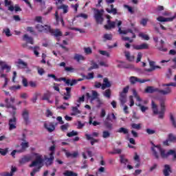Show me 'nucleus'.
<instances>
[{"label":"nucleus","instance_id":"nucleus-1","mask_svg":"<svg viewBox=\"0 0 176 176\" xmlns=\"http://www.w3.org/2000/svg\"><path fill=\"white\" fill-rule=\"evenodd\" d=\"M52 142L53 145L49 148V151L51 152L49 154L50 157H48L47 155H45L43 160L42 155L37 153H33L34 156H35V160L32 162V163L29 165V167L36 168H34L30 173V176H35V174H36V173H39L41 171V168H42V165L41 164H42L43 162H45V164L47 167H49V166H52V164L54 163V153H56V145H54V141H52Z\"/></svg>","mask_w":176,"mask_h":176},{"label":"nucleus","instance_id":"nucleus-29","mask_svg":"<svg viewBox=\"0 0 176 176\" xmlns=\"http://www.w3.org/2000/svg\"><path fill=\"white\" fill-rule=\"evenodd\" d=\"M21 149L19 151H21V153H23V152H25L26 148H28L30 146V144L28 142H22L21 144Z\"/></svg>","mask_w":176,"mask_h":176},{"label":"nucleus","instance_id":"nucleus-36","mask_svg":"<svg viewBox=\"0 0 176 176\" xmlns=\"http://www.w3.org/2000/svg\"><path fill=\"white\" fill-rule=\"evenodd\" d=\"M104 125L105 126L106 128L108 129V130H112V123L110 122L109 120H105L104 121Z\"/></svg>","mask_w":176,"mask_h":176},{"label":"nucleus","instance_id":"nucleus-14","mask_svg":"<svg viewBox=\"0 0 176 176\" xmlns=\"http://www.w3.org/2000/svg\"><path fill=\"white\" fill-rule=\"evenodd\" d=\"M175 18H176V15H174L173 16L170 18H164L160 16L157 18V21H160V23H166L167 21H173Z\"/></svg>","mask_w":176,"mask_h":176},{"label":"nucleus","instance_id":"nucleus-33","mask_svg":"<svg viewBox=\"0 0 176 176\" xmlns=\"http://www.w3.org/2000/svg\"><path fill=\"white\" fill-rule=\"evenodd\" d=\"M18 65H19V67L21 68H27L28 64H27V63L23 62L21 59H19L18 62H17Z\"/></svg>","mask_w":176,"mask_h":176},{"label":"nucleus","instance_id":"nucleus-55","mask_svg":"<svg viewBox=\"0 0 176 176\" xmlns=\"http://www.w3.org/2000/svg\"><path fill=\"white\" fill-rule=\"evenodd\" d=\"M9 89H10V90H12V91H16V90H20V89H21V86L13 85L12 87H10Z\"/></svg>","mask_w":176,"mask_h":176},{"label":"nucleus","instance_id":"nucleus-57","mask_svg":"<svg viewBox=\"0 0 176 176\" xmlns=\"http://www.w3.org/2000/svg\"><path fill=\"white\" fill-rule=\"evenodd\" d=\"M102 137L104 138H109L111 137V133L108 131H104L102 132Z\"/></svg>","mask_w":176,"mask_h":176},{"label":"nucleus","instance_id":"nucleus-22","mask_svg":"<svg viewBox=\"0 0 176 176\" xmlns=\"http://www.w3.org/2000/svg\"><path fill=\"white\" fill-rule=\"evenodd\" d=\"M74 60H76L77 63H79L80 61H85V60H86V58H85V56L81 54H74Z\"/></svg>","mask_w":176,"mask_h":176},{"label":"nucleus","instance_id":"nucleus-40","mask_svg":"<svg viewBox=\"0 0 176 176\" xmlns=\"http://www.w3.org/2000/svg\"><path fill=\"white\" fill-rule=\"evenodd\" d=\"M41 96V93L36 92L33 95V98L31 99V101L33 102V104H35L36 102V100H38V97Z\"/></svg>","mask_w":176,"mask_h":176},{"label":"nucleus","instance_id":"nucleus-41","mask_svg":"<svg viewBox=\"0 0 176 176\" xmlns=\"http://www.w3.org/2000/svg\"><path fill=\"white\" fill-rule=\"evenodd\" d=\"M139 36L140 38H141L142 39H144V41H149L150 39L149 36H148V34H145L142 32L139 33Z\"/></svg>","mask_w":176,"mask_h":176},{"label":"nucleus","instance_id":"nucleus-34","mask_svg":"<svg viewBox=\"0 0 176 176\" xmlns=\"http://www.w3.org/2000/svg\"><path fill=\"white\" fill-rule=\"evenodd\" d=\"M79 155V153H78V152H74L73 153H71L69 152H66L65 155L67 157H78V155Z\"/></svg>","mask_w":176,"mask_h":176},{"label":"nucleus","instance_id":"nucleus-7","mask_svg":"<svg viewBox=\"0 0 176 176\" xmlns=\"http://www.w3.org/2000/svg\"><path fill=\"white\" fill-rule=\"evenodd\" d=\"M17 118H12L8 120V126L10 131L17 129Z\"/></svg>","mask_w":176,"mask_h":176},{"label":"nucleus","instance_id":"nucleus-11","mask_svg":"<svg viewBox=\"0 0 176 176\" xmlns=\"http://www.w3.org/2000/svg\"><path fill=\"white\" fill-rule=\"evenodd\" d=\"M109 16H107V19H109V20H107V24L104 25V28L105 30H112V28H115L116 25V23L115 21H111V20H109Z\"/></svg>","mask_w":176,"mask_h":176},{"label":"nucleus","instance_id":"nucleus-30","mask_svg":"<svg viewBox=\"0 0 176 176\" xmlns=\"http://www.w3.org/2000/svg\"><path fill=\"white\" fill-rule=\"evenodd\" d=\"M112 95V91L111 89H107L103 92V96L106 97V98H111V96Z\"/></svg>","mask_w":176,"mask_h":176},{"label":"nucleus","instance_id":"nucleus-58","mask_svg":"<svg viewBox=\"0 0 176 176\" xmlns=\"http://www.w3.org/2000/svg\"><path fill=\"white\" fill-rule=\"evenodd\" d=\"M68 127H69V124L66 123V124L60 126V130H62L63 131H67V130H68Z\"/></svg>","mask_w":176,"mask_h":176},{"label":"nucleus","instance_id":"nucleus-12","mask_svg":"<svg viewBox=\"0 0 176 176\" xmlns=\"http://www.w3.org/2000/svg\"><path fill=\"white\" fill-rule=\"evenodd\" d=\"M50 30L49 32V34H51V35H53L54 36H56V38H58V36H63V32L60 31V29H52V27L50 26Z\"/></svg>","mask_w":176,"mask_h":176},{"label":"nucleus","instance_id":"nucleus-53","mask_svg":"<svg viewBox=\"0 0 176 176\" xmlns=\"http://www.w3.org/2000/svg\"><path fill=\"white\" fill-rule=\"evenodd\" d=\"M120 162L122 164H127L129 160L124 158L123 155H120Z\"/></svg>","mask_w":176,"mask_h":176},{"label":"nucleus","instance_id":"nucleus-56","mask_svg":"<svg viewBox=\"0 0 176 176\" xmlns=\"http://www.w3.org/2000/svg\"><path fill=\"white\" fill-rule=\"evenodd\" d=\"M168 141L170 142H174V141H176V136L173 133H170L168 135Z\"/></svg>","mask_w":176,"mask_h":176},{"label":"nucleus","instance_id":"nucleus-5","mask_svg":"<svg viewBox=\"0 0 176 176\" xmlns=\"http://www.w3.org/2000/svg\"><path fill=\"white\" fill-rule=\"evenodd\" d=\"M94 19L97 24H102L104 21V18L102 17L104 10H98V9L94 8Z\"/></svg>","mask_w":176,"mask_h":176},{"label":"nucleus","instance_id":"nucleus-64","mask_svg":"<svg viewBox=\"0 0 176 176\" xmlns=\"http://www.w3.org/2000/svg\"><path fill=\"white\" fill-rule=\"evenodd\" d=\"M71 98V92L65 93V96L63 97V100H69Z\"/></svg>","mask_w":176,"mask_h":176},{"label":"nucleus","instance_id":"nucleus-48","mask_svg":"<svg viewBox=\"0 0 176 176\" xmlns=\"http://www.w3.org/2000/svg\"><path fill=\"white\" fill-rule=\"evenodd\" d=\"M136 105H137V107H140V111H142V112H143V113L148 111V107H145V106L141 104V103H138V104L136 103Z\"/></svg>","mask_w":176,"mask_h":176},{"label":"nucleus","instance_id":"nucleus-35","mask_svg":"<svg viewBox=\"0 0 176 176\" xmlns=\"http://www.w3.org/2000/svg\"><path fill=\"white\" fill-rule=\"evenodd\" d=\"M64 176H78V173H74L72 170H66L64 173H63Z\"/></svg>","mask_w":176,"mask_h":176},{"label":"nucleus","instance_id":"nucleus-52","mask_svg":"<svg viewBox=\"0 0 176 176\" xmlns=\"http://www.w3.org/2000/svg\"><path fill=\"white\" fill-rule=\"evenodd\" d=\"M170 120L173 127H175V129H176V122H175V119L174 118V116H173V113L170 114Z\"/></svg>","mask_w":176,"mask_h":176},{"label":"nucleus","instance_id":"nucleus-63","mask_svg":"<svg viewBox=\"0 0 176 176\" xmlns=\"http://www.w3.org/2000/svg\"><path fill=\"white\" fill-rule=\"evenodd\" d=\"M3 32H4L6 35V36H12V34H10V29L6 28L3 30Z\"/></svg>","mask_w":176,"mask_h":176},{"label":"nucleus","instance_id":"nucleus-3","mask_svg":"<svg viewBox=\"0 0 176 176\" xmlns=\"http://www.w3.org/2000/svg\"><path fill=\"white\" fill-rule=\"evenodd\" d=\"M151 105L154 115H157L159 113V119H163L164 118V113L166 112V106L164 105V102L163 101L160 102L161 110L160 112L157 109V105L153 102V100L151 102Z\"/></svg>","mask_w":176,"mask_h":176},{"label":"nucleus","instance_id":"nucleus-39","mask_svg":"<svg viewBox=\"0 0 176 176\" xmlns=\"http://www.w3.org/2000/svg\"><path fill=\"white\" fill-rule=\"evenodd\" d=\"M7 75L5 74H3L0 76V78H3L5 79V83L3 85V89H5L8 86V82H9V79L6 77Z\"/></svg>","mask_w":176,"mask_h":176},{"label":"nucleus","instance_id":"nucleus-44","mask_svg":"<svg viewBox=\"0 0 176 176\" xmlns=\"http://www.w3.org/2000/svg\"><path fill=\"white\" fill-rule=\"evenodd\" d=\"M117 133H122V134H129V129L124 127H121L118 130Z\"/></svg>","mask_w":176,"mask_h":176},{"label":"nucleus","instance_id":"nucleus-6","mask_svg":"<svg viewBox=\"0 0 176 176\" xmlns=\"http://www.w3.org/2000/svg\"><path fill=\"white\" fill-rule=\"evenodd\" d=\"M35 28L36 30L38 31V32H45V34H49V32L52 31L50 30V25H42L41 24H37Z\"/></svg>","mask_w":176,"mask_h":176},{"label":"nucleus","instance_id":"nucleus-23","mask_svg":"<svg viewBox=\"0 0 176 176\" xmlns=\"http://www.w3.org/2000/svg\"><path fill=\"white\" fill-rule=\"evenodd\" d=\"M8 10H10V12H13L14 10L15 12H21V8H20V6H19V5H15L14 6H8Z\"/></svg>","mask_w":176,"mask_h":176},{"label":"nucleus","instance_id":"nucleus-25","mask_svg":"<svg viewBox=\"0 0 176 176\" xmlns=\"http://www.w3.org/2000/svg\"><path fill=\"white\" fill-rule=\"evenodd\" d=\"M23 41H25L27 43H30V45H34V38L32 37H30L28 34H25L23 36Z\"/></svg>","mask_w":176,"mask_h":176},{"label":"nucleus","instance_id":"nucleus-18","mask_svg":"<svg viewBox=\"0 0 176 176\" xmlns=\"http://www.w3.org/2000/svg\"><path fill=\"white\" fill-rule=\"evenodd\" d=\"M103 84L102 86V90H105L107 88H109L111 87V86H112V85L111 84V82H109V80H108L107 78H104L103 79Z\"/></svg>","mask_w":176,"mask_h":176},{"label":"nucleus","instance_id":"nucleus-43","mask_svg":"<svg viewBox=\"0 0 176 176\" xmlns=\"http://www.w3.org/2000/svg\"><path fill=\"white\" fill-rule=\"evenodd\" d=\"M131 129H134L135 130H141V124H135L132 123L131 124Z\"/></svg>","mask_w":176,"mask_h":176},{"label":"nucleus","instance_id":"nucleus-19","mask_svg":"<svg viewBox=\"0 0 176 176\" xmlns=\"http://www.w3.org/2000/svg\"><path fill=\"white\" fill-rule=\"evenodd\" d=\"M120 101L122 107H123V105H124L127 101V94H120Z\"/></svg>","mask_w":176,"mask_h":176},{"label":"nucleus","instance_id":"nucleus-59","mask_svg":"<svg viewBox=\"0 0 176 176\" xmlns=\"http://www.w3.org/2000/svg\"><path fill=\"white\" fill-rule=\"evenodd\" d=\"M59 9H63V13H68V6L62 5L59 7Z\"/></svg>","mask_w":176,"mask_h":176},{"label":"nucleus","instance_id":"nucleus-37","mask_svg":"<svg viewBox=\"0 0 176 176\" xmlns=\"http://www.w3.org/2000/svg\"><path fill=\"white\" fill-rule=\"evenodd\" d=\"M82 76L84 78V79H87L89 80L90 79H94V73H89L87 76L82 74Z\"/></svg>","mask_w":176,"mask_h":176},{"label":"nucleus","instance_id":"nucleus-10","mask_svg":"<svg viewBox=\"0 0 176 176\" xmlns=\"http://www.w3.org/2000/svg\"><path fill=\"white\" fill-rule=\"evenodd\" d=\"M22 118H23V122L25 123V124H29V123H30V112H28L27 109H25L23 111Z\"/></svg>","mask_w":176,"mask_h":176},{"label":"nucleus","instance_id":"nucleus-60","mask_svg":"<svg viewBox=\"0 0 176 176\" xmlns=\"http://www.w3.org/2000/svg\"><path fill=\"white\" fill-rule=\"evenodd\" d=\"M99 53L100 54H101L102 56H105L106 57H110V54L109 52H107V51H104V50H99Z\"/></svg>","mask_w":176,"mask_h":176},{"label":"nucleus","instance_id":"nucleus-8","mask_svg":"<svg viewBox=\"0 0 176 176\" xmlns=\"http://www.w3.org/2000/svg\"><path fill=\"white\" fill-rule=\"evenodd\" d=\"M151 80H141L135 76H131L129 78V82L131 85H135L136 82H138L139 83H145V82H149Z\"/></svg>","mask_w":176,"mask_h":176},{"label":"nucleus","instance_id":"nucleus-16","mask_svg":"<svg viewBox=\"0 0 176 176\" xmlns=\"http://www.w3.org/2000/svg\"><path fill=\"white\" fill-rule=\"evenodd\" d=\"M32 160V157L30 155H25L19 160L20 164H25V163H28V162H31Z\"/></svg>","mask_w":176,"mask_h":176},{"label":"nucleus","instance_id":"nucleus-20","mask_svg":"<svg viewBox=\"0 0 176 176\" xmlns=\"http://www.w3.org/2000/svg\"><path fill=\"white\" fill-rule=\"evenodd\" d=\"M85 137L87 141H91V145H94L96 143L98 142V140L94 139L91 135L86 133Z\"/></svg>","mask_w":176,"mask_h":176},{"label":"nucleus","instance_id":"nucleus-17","mask_svg":"<svg viewBox=\"0 0 176 176\" xmlns=\"http://www.w3.org/2000/svg\"><path fill=\"white\" fill-rule=\"evenodd\" d=\"M44 127L47 130V131H49V133H53V131L56 130V126L53 122H51L49 124H45Z\"/></svg>","mask_w":176,"mask_h":176},{"label":"nucleus","instance_id":"nucleus-38","mask_svg":"<svg viewBox=\"0 0 176 176\" xmlns=\"http://www.w3.org/2000/svg\"><path fill=\"white\" fill-rule=\"evenodd\" d=\"M55 19H56V21H60L62 23V25H63V26L65 25L64 19H63V18H60L58 16V11L55 12Z\"/></svg>","mask_w":176,"mask_h":176},{"label":"nucleus","instance_id":"nucleus-9","mask_svg":"<svg viewBox=\"0 0 176 176\" xmlns=\"http://www.w3.org/2000/svg\"><path fill=\"white\" fill-rule=\"evenodd\" d=\"M133 47L135 50H146L149 49V45L148 43H142L141 45H133Z\"/></svg>","mask_w":176,"mask_h":176},{"label":"nucleus","instance_id":"nucleus-2","mask_svg":"<svg viewBox=\"0 0 176 176\" xmlns=\"http://www.w3.org/2000/svg\"><path fill=\"white\" fill-rule=\"evenodd\" d=\"M151 151L153 152V156L155 157V159H159V153H160L161 157L162 159H167L170 155H173V160L176 159V153L175 151L174 150H169L168 153H166V151L162 148V146L160 145H155L153 142H151Z\"/></svg>","mask_w":176,"mask_h":176},{"label":"nucleus","instance_id":"nucleus-27","mask_svg":"<svg viewBox=\"0 0 176 176\" xmlns=\"http://www.w3.org/2000/svg\"><path fill=\"white\" fill-rule=\"evenodd\" d=\"M5 102H6V108H7L8 109H9V108H12V109H17L16 107L10 104V102H9V98H6Z\"/></svg>","mask_w":176,"mask_h":176},{"label":"nucleus","instance_id":"nucleus-24","mask_svg":"<svg viewBox=\"0 0 176 176\" xmlns=\"http://www.w3.org/2000/svg\"><path fill=\"white\" fill-rule=\"evenodd\" d=\"M0 65L2 68V69H7L6 72H10V69H12V67L8 65L7 64L5 63V62H0Z\"/></svg>","mask_w":176,"mask_h":176},{"label":"nucleus","instance_id":"nucleus-51","mask_svg":"<svg viewBox=\"0 0 176 176\" xmlns=\"http://www.w3.org/2000/svg\"><path fill=\"white\" fill-rule=\"evenodd\" d=\"M8 152H9L8 148H6L5 149L0 148V153L2 156H6V155H8Z\"/></svg>","mask_w":176,"mask_h":176},{"label":"nucleus","instance_id":"nucleus-62","mask_svg":"<svg viewBox=\"0 0 176 176\" xmlns=\"http://www.w3.org/2000/svg\"><path fill=\"white\" fill-rule=\"evenodd\" d=\"M133 96L135 98H136L137 101L141 102L142 99L140 98V96H138V94L137 93V91L133 90Z\"/></svg>","mask_w":176,"mask_h":176},{"label":"nucleus","instance_id":"nucleus-49","mask_svg":"<svg viewBox=\"0 0 176 176\" xmlns=\"http://www.w3.org/2000/svg\"><path fill=\"white\" fill-rule=\"evenodd\" d=\"M124 8H125V9H127L128 12L131 13V14H134V10L133 9V7L129 5H124Z\"/></svg>","mask_w":176,"mask_h":176},{"label":"nucleus","instance_id":"nucleus-45","mask_svg":"<svg viewBox=\"0 0 176 176\" xmlns=\"http://www.w3.org/2000/svg\"><path fill=\"white\" fill-rule=\"evenodd\" d=\"M175 80L176 82V75L175 76ZM169 86H173V87H176V82H170L168 84H162L163 87H170Z\"/></svg>","mask_w":176,"mask_h":176},{"label":"nucleus","instance_id":"nucleus-4","mask_svg":"<svg viewBox=\"0 0 176 176\" xmlns=\"http://www.w3.org/2000/svg\"><path fill=\"white\" fill-rule=\"evenodd\" d=\"M155 91H157L160 94H162L163 96H167V94H170L171 93V88L166 87V90L159 89L157 88L155 89L153 87H147L145 89L146 93H148L152 94V93H155Z\"/></svg>","mask_w":176,"mask_h":176},{"label":"nucleus","instance_id":"nucleus-15","mask_svg":"<svg viewBox=\"0 0 176 176\" xmlns=\"http://www.w3.org/2000/svg\"><path fill=\"white\" fill-rule=\"evenodd\" d=\"M16 171H17V168H16V166H12L10 173L4 172L3 173H0V175L1 176H13L14 173H16Z\"/></svg>","mask_w":176,"mask_h":176},{"label":"nucleus","instance_id":"nucleus-31","mask_svg":"<svg viewBox=\"0 0 176 176\" xmlns=\"http://www.w3.org/2000/svg\"><path fill=\"white\" fill-rule=\"evenodd\" d=\"M155 61L149 60L150 68H154V70L162 69V67L159 65H155Z\"/></svg>","mask_w":176,"mask_h":176},{"label":"nucleus","instance_id":"nucleus-28","mask_svg":"<svg viewBox=\"0 0 176 176\" xmlns=\"http://www.w3.org/2000/svg\"><path fill=\"white\" fill-rule=\"evenodd\" d=\"M72 113H71L72 116H76V115H79L80 113V110H78L77 107H72Z\"/></svg>","mask_w":176,"mask_h":176},{"label":"nucleus","instance_id":"nucleus-26","mask_svg":"<svg viewBox=\"0 0 176 176\" xmlns=\"http://www.w3.org/2000/svg\"><path fill=\"white\" fill-rule=\"evenodd\" d=\"M110 8L111 9L109 8L106 9V11L107 12V13H112L113 14H116L118 13V10L113 8V4L110 5Z\"/></svg>","mask_w":176,"mask_h":176},{"label":"nucleus","instance_id":"nucleus-47","mask_svg":"<svg viewBox=\"0 0 176 176\" xmlns=\"http://www.w3.org/2000/svg\"><path fill=\"white\" fill-rule=\"evenodd\" d=\"M30 49L33 50L34 54H35V56H36V57L39 56V52H38V50H39L38 46L30 47Z\"/></svg>","mask_w":176,"mask_h":176},{"label":"nucleus","instance_id":"nucleus-61","mask_svg":"<svg viewBox=\"0 0 176 176\" xmlns=\"http://www.w3.org/2000/svg\"><path fill=\"white\" fill-rule=\"evenodd\" d=\"M98 97V93L97 91H92V96H91V100L92 101L96 100Z\"/></svg>","mask_w":176,"mask_h":176},{"label":"nucleus","instance_id":"nucleus-54","mask_svg":"<svg viewBox=\"0 0 176 176\" xmlns=\"http://www.w3.org/2000/svg\"><path fill=\"white\" fill-rule=\"evenodd\" d=\"M84 52H85V54H87V55L91 54V53H93V50H91V47H85Z\"/></svg>","mask_w":176,"mask_h":176},{"label":"nucleus","instance_id":"nucleus-13","mask_svg":"<svg viewBox=\"0 0 176 176\" xmlns=\"http://www.w3.org/2000/svg\"><path fill=\"white\" fill-rule=\"evenodd\" d=\"M118 32L119 34H120L121 35H127V34L130 33L132 34V38H135V34L134 32H133V30L131 29H127L126 30H122V28H118Z\"/></svg>","mask_w":176,"mask_h":176},{"label":"nucleus","instance_id":"nucleus-42","mask_svg":"<svg viewBox=\"0 0 176 176\" xmlns=\"http://www.w3.org/2000/svg\"><path fill=\"white\" fill-rule=\"evenodd\" d=\"M61 81L65 82V83H66V85L67 86H70V83H71L70 79L67 80V78L61 77V78H58V82H61Z\"/></svg>","mask_w":176,"mask_h":176},{"label":"nucleus","instance_id":"nucleus-21","mask_svg":"<svg viewBox=\"0 0 176 176\" xmlns=\"http://www.w3.org/2000/svg\"><path fill=\"white\" fill-rule=\"evenodd\" d=\"M163 173L164 176H170V173H171V168L170 167V165H164Z\"/></svg>","mask_w":176,"mask_h":176},{"label":"nucleus","instance_id":"nucleus-46","mask_svg":"<svg viewBox=\"0 0 176 176\" xmlns=\"http://www.w3.org/2000/svg\"><path fill=\"white\" fill-rule=\"evenodd\" d=\"M78 133L76 131H72L67 133V137L72 138L78 135Z\"/></svg>","mask_w":176,"mask_h":176},{"label":"nucleus","instance_id":"nucleus-32","mask_svg":"<svg viewBox=\"0 0 176 176\" xmlns=\"http://www.w3.org/2000/svg\"><path fill=\"white\" fill-rule=\"evenodd\" d=\"M113 36L111 34H104L103 35V42H107V41H112Z\"/></svg>","mask_w":176,"mask_h":176},{"label":"nucleus","instance_id":"nucleus-50","mask_svg":"<svg viewBox=\"0 0 176 176\" xmlns=\"http://www.w3.org/2000/svg\"><path fill=\"white\" fill-rule=\"evenodd\" d=\"M125 57L126 58V60H128V61H133L134 60V56H130V52H125Z\"/></svg>","mask_w":176,"mask_h":176}]
</instances>
